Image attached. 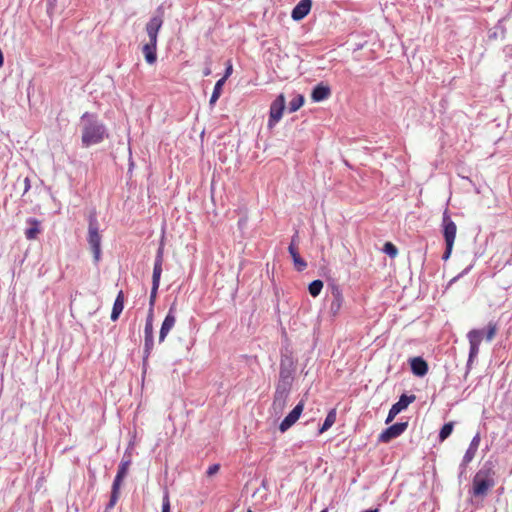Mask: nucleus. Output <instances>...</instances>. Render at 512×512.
Here are the masks:
<instances>
[{
	"label": "nucleus",
	"instance_id": "nucleus-1",
	"mask_svg": "<svg viewBox=\"0 0 512 512\" xmlns=\"http://www.w3.org/2000/svg\"><path fill=\"white\" fill-rule=\"evenodd\" d=\"M80 126L83 147L99 144L108 137L106 126L98 119L96 114L85 112L81 116Z\"/></svg>",
	"mask_w": 512,
	"mask_h": 512
},
{
	"label": "nucleus",
	"instance_id": "nucleus-2",
	"mask_svg": "<svg viewBox=\"0 0 512 512\" xmlns=\"http://www.w3.org/2000/svg\"><path fill=\"white\" fill-rule=\"evenodd\" d=\"M163 24L161 16H153L146 24V33L149 37V42L143 48V54L148 64H154L157 60V39L158 33Z\"/></svg>",
	"mask_w": 512,
	"mask_h": 512
},
{
	"label": "nucleus",
	"instance_id": "nucleus-3",
	"mask_svg": "<svg viewBox=\"0 0 512 512\" xmlns=\"http://www.w3.org/2000/svg\"><path fill=\"white\" fill-rule=\"evenodd\" d=\"M494 471L491 467L484 465L477 471L473 478L471 493L475 497H484L488 491L495 485Z\"/></svg>",
	"mask_w": 512,
	"mask_h": 512
},
{
	"label": "nucleus",
	"instance_id": "nucleus-4",
	"mask_svg": "<svg viewBox=\"0 0 512 512\" xmlns=\"http://www.w3.org/2000/svg\"><path fill=\"white\" fill-rule=\"evenodd\" d=\"M101 239L98 220L95 215H91L89 217L87 241L92 250L95 263H98L101 258Z\"/></svg>",
	"mask_w": 512,
	"mask_h": 512
},
{
	"label": "nucleus",
	"instance_id": "nucleus-5",
	"mask_svg": "<svg viewBox=\"0 0 512 512\" xmlns=\"http://www.w3.org/2000/svg\"><path fill=\"white\" fill-rule=\"evenodd\" d=\"M290 390H291V388L287 387L286 385H282V386L276 385L273 402H272V407H271L275 415L282 414V412L287 404Z\"/></svg>",
	"mask_w": 512,
	"mask_h": 512
},
{
	"label": "nucleus",
	"instance_id": "nucleus-6",
	"mask_svg": "<svg viewBox=\"0 0 512 512\" xmlns=\"http://www.w3.org/2000/svg\"><path fill=\"white\" fill-rule=\"evenodd\" d=\"M285 104L286 101L283 94L278 95L276 99L271 103L268 120L269 128L274 127V125H276V123L281 120L285 109Z\"/></svg>",
	"mask_w": 512,
	"mask_h": 512
},
{
	"label": "nucleus",
	"instance_id": "nucleus-7",
	"mask_svg": "<svg viewBox=\"0 0 512 512\" xmlns=\"http://www.w3.org/2000/svg\"><path fill=\"white\" fill-rule=\"evenodd\" d=\"M416 399L415 395H407L402 394L399 397V400L392 405V407L389 410L388 416L386 418V423H390L393 421V419L403 410H405L411 403H413Z\"/></svg>",
	"mask_w": 512,
	"mask_h": 512
},
{
	"label": "nucleus",
	"instance_id": "nucleus-8",
	"mask_svg": "<svg viewBox=\"0 0 512 512\" xmlns=\"http://www.w3.org/2000/svg\"><path fill=\"white\" fill-rule=\"evenodd\" d=\"M408 427V422H397L388 428H386L382 433L379 435L378 440L382 443H388L392 439H395L402 435L405 430Z\"/></svg>",
	"mask_w": 512,
	"mask_h": 512
},
{
	"label": "nucleus",
	"instance_id": "nucleus-9",
	"mask_svg": "<svg viewBox=\"0 0 512 512\" xmlns=\"http://www.w3.org/2000/svg\"><path fill=\"white\" fill-rule=\"evenodd\" d=\"M175 323H176V305H175V303H173L170 306L168 313H167L166 317L164 318L161 328H160V332H159V342L160 343H162L165 340V338L167 337L169 332L174 327Z\"/></svg>",
	"mask_w": 512,
	"mask_h": 512
},
{
	"label": "nucleus",
	"instance_id": "nucleus-10",
	"mask_svg": "<svg viewBox=\"0 0 512 512\" xmlns=\"http://www.w3.org/2000/svg\"><path fill=\"white\" fill-rule=\"evenodd\" d=\"M443 237L445 244H454L457 232V226L454 221L451 220L447 211L443 214L442 219Z\"/></svg>",
	"mask_w": 512,
	"mask_h": 512
},
{
	"label": "nucleus",
	"instance_id": "nucleus-11",
	"mask_svg": "<svg viewBox=\"0 0 512 512\" xmlns=\"http://www.w3.org/2000/svg\"><path fill=\"white\" fill-rule=\"evenodd\" d=\"M304 409L303 401H300L293 409L289 412V414L282 420L279 425V430L281 432H286L290 427H292L297 420L299 419L301 413Z\"/></svg>",
	"mask_w": 512,
	"mask_h": 512
},
{
	"label": "nucleus",
	"instance_id": "nucleus-12",
	"mask_svg": "<svg viewBox=\"0 0 512 512\" xmlns=\"http://www.w3.org/2000/svg\"><path fill=\"white\" fill-rule=\"evenodd\" d=\"M153 325H145L144 327V356H143V364L147 363V360L153 350L154 347V335H153Z\"/></svg>",
	"mask_w": 512,
	"mask_h": 512
},
{
	"label": "nucleus",
	"instance_id": "nucleus-13",
	"mask_svg": "<svg viewBox=\"0 0 512 512\" xmlns=\"http://www.w3.org/2000/svg\"><path fill=\"white\" fill-rule=\"evenodd\" d=\"M331 296H332V300H331V303L329 306V311L333 316H335L340 312V310L342 308V304H343L342 291L340 290V288L338 286L332 287Z\"/></svg>",
	"mask_w": 512,
	"mask_h": 512
},
{
	"label": "nucleus",
	"instance_id": "nucleus-14",
	"mask_svg": "<svg viewBox=\"0 0 512 512\" xmlns=\"http://www.w3.org/2000/svg\"><path fill=\"white\" fill-rule=\"evenodd\" d=\"M312 0H301L292 10L291 17L295 21L305 18L311 10Z\"/></svg>",
	"mask_w": 512,
	"mask_h": 512
},
{
	"label": "nucleus",
	"instance_id": "nucleus-15",
	"mask_svg": "<svg viewBox=\"0 0 512 512\" xmlns=\"http://www.w3.org/2000/svg\"><path fill=\"white\" fill-rule=\"evenodd\" d=\"M411 371L418 377H423L428 372V365L422 357H414L410 359Z\"/></svg>",
	"mask_w": 512,
	"mask_h": 512
},
{
	"label": "nucleus",
	"instance_id": "nucleus-16",
	"mask_svg": "<svg viewBox=\"0 0 512 512\" xmlns=\"http://www.w3.org/2000/svg\"><path fill=\"white\" fill-rule=\"evenodd\" d=\"M288 252L293 259V263H294L296 270L300 271V272L305 270L307 267V263L304 259H302L300 257L296 245H293V243H290V245L288 247Z\"/></svg>",
	"mask_w": 512,
	"mask_h": 512
},
{
	"label": "nucleus",
	"instance_id": "nucleus-17",
	"mask_svg": "<svg viewBox=\"0 0 512 512\" xmlns=\"http://www.w3.org/2000/svg\"><path fill=\"white\" fill-rule=\"evenodd\" d=\"M29 227L25 230V237L28 240H34L37 238V235L40 233V221L36 218H28L26 220Z\"/></svg>",
	"mask_w": 512,
	"mask_h": 512
},
{
	"label": "nucleus",
	"instance_id": "nucleus-18",
	"mask_svg": "<svg viewBox=\"0 0 512 512\" xmlns=\"http://www.w3.org/2000/svg\"><path fill=\"white\" fill-rule=\"evenodd\" d=\"M331 94L330 88L323 84H318L314 87L311 93L312 100L315 102H321L327 99Z\"/></svg>",
	"mask_w": 512,
	"mask_h": 512
},
{
	"label": "nucleus",
	"instance_id": "nucleus-19",
	"mask_svg": "<svg viewBox=\"0 0 512 512\" xmlns=\"http://www.w3.org/2000/svg\"><path fill=\"white\" fill-rule=\"evenodd\" d=\"M123 309H124V293L121 290V291H119V293L114 301L111 316H110L111 320L112 321L118 320Z\"/></svg>",
	"mask_w": 512,
	"mask_h": 512
},
{
	"label": "nucleus",
	"instance_id": "nucleus-20",
	"mask_svg": "<svg viewBox=\"0 0 512 512\" xmlns=\"http://www.w3.org/2000/svg\"><path fill=\"white\" fill-rule=\"evenodd\" d=\"M130 464H131L130 459L123 458L122 461L120 462V464L118 466L117 474L113 481V484H115V487H117V485L121 486V483L128 472Z\"/></svg>",
	"mask_w": 512,
	"mask_h": 512
},
{
	"label": "nucleus",
	"instance_id": "nucleus-21",
	"mask_svg": "<svg viewBox=\"0 0 512 512\" xmlns=\"http://www.w3.org/2000/svg\"><path fill=\"white\" fill-rule=\"evenodd\" d=\"M479 444H480V435L476 434L473 437V439L471 440L470 445L463 456L464 462H471L474 459L475 454L478 450Z\"/></svg>",
	"mask_w": 512,
	"mask_h": 512
},
{
	"label": "nucleus",
	"instance_id": "nucleus-22",
	"mask_svg": "<svg viewBox=\"0 0 512 512\" xmlns=\"http://www.w3.org/2000/svg\"><path fill=\"white\" fill-rule=\"evenodd\" d=\"M278 386L286 385L291 388L292 386V373L290 369L286 368L283 363L280 366L279 380L277 382Z\"/></svg>",
	"mask_w": 512,
	"mask_h": 512
},
{
	"label": "nucleus",
	"instance_id": "nucleus-23",
	"mask_svg": "<svg viewBox=\"0 0 512 512\" xmlns=\"http://www.w3.org/2000/svg\"><path fill=\"white\" fill-rule=\"evenodd\" d=\"M335 421H336V411H335V409H332L328 412L322 426L320 427L319 434H322L325 431H327L329 428H331L332 425L335 423Z\"/></svg>",
	"mask_w": 512,
	"mask_h": 512
},
{
	"label": "nucleus",
	"instance_id": "nucleus-24",
	"mask_svg": "<svg viewBox=\"0 0 512 512\" xmlns=\"http://www.w3.org/2000/svg\"><path fill=\"white\" fill-rule=\"evenodd\" d=\"M224 83H225V78H221L216 82L213 92H212V95L210 97V101H209V103L211 105H213L219 99Z\"/></svg>",
	"mask_w": 512,
	"mask_h": 512
},
{
	"label": "nucleus",
	"instance_id": "nucleus-25",
	"mask_svg": "<svg viewBox=\"0 0 512 512\" xmlns=\"http://www.w3.org/2000/svg\"><path fill=\"white\" fill-rule=\"evenodd\" d=\"M483 335H484V332L482 330H477V329L471 330L467 335L469 344L480 346V343L483 339Z\"/></svg>",
	"mask_w": 512,
	"mask_h": 512
},
{
	"label": "nucleus",
	"instance_id": "nucleus-26",
	"mask_svg": "<svg viewBox=\"0 0 512 512\" xmlns=\"http://www.w3.org/2000/svg\"><path fill=\"white\" fill-rule=\"evenodd\" d=\"M304 104V97L302 95H296L288 105V110L290 113L296 112L301 108Z\"/></svg>",
	"mask_w": 512,
	"mask_h": 512
},
{
	"label": "nucleus",
	"instance_id": "nucleus-27",
	"mask_svg": "<svg viewBox=\"0 0 512 512\" xmlns=\"http://www.w3.org/2000/svg\"><path fill=\"white\" fill-rule=\"evenodd\" d=\"M322 288L323 282L321 280H314L308 286L309 293L313 297H317L321 293Z\"/></svg>",
	"mask_w": 512,
	"mask_h": 512
},
{
	"label": "nucleus",
	"instance_id": "nucleus-28",
	"mask_svg": "<svg viewBox=\"0 0 512 512\" xmlns=\"http://www.w3.org/2000/svg\"><path fill=\"white\" fill-rule=\"evenodd\" d=\"M119 489H120L119 485H117V487H115V484H112L110 500L106 506V510L112 509L116 505V503L119 499Z\"/></svg>",
	"mask_w": 512,
	"mask_h": 512
},
{
	"label": "nucleus",
	"instance_id": "nucleus-29",
	"mask_svg": "<svg viewBox=\"0 0 512 512\" xmlns=\"http://www.w3.org/2000/svg\"><path fill=\"white\" fill-rule=\"evenodd\" d=\"M453 428H454L453 422L445 423L439 432V440L444 441L445 439H447L453 432Z\"/></svg>",
	"mask_w": 512,
	"mask_h": 512
},
{
	"label": "nucleus",
	"instance_id": "nucleus-30",
	"mask_svg": "<svg viewBox=\"0 0 512 512\" xmlns=\"http://www.w3.org/2000/svg\"><path fill=\"white\" fill-rule=\"evenodd\" d=\"M161 274H162V264L154 263L152 284L160 285Z\"/></svg>",
	"mask_w": 512,
	"mask_h": 512
},
{
	"label": "nucleus",
	"instance_id": "nucleus-31",
	"mask_svg": "<svg viewBox=\"0 0 512 512\" xmlns=\"http://www.w3.org/2000/svg\"><path fill=\"white\" fill-rule=\"evenodd\" d=\"M383 252L386 253L391 258H394L398 254V249L396 246L391 242H386L383 247Z\"/></svg>",
	"mask_w": 512,
	"mask_h": 512
},
{
	"label": "nucleus",
	"instance_id": "nucleus-32",
	"mask_svg": "<svg viewBox=\"0 0 512 512\" xmlns=\"http://www.w3.org/2000/svg\"><path fill=\"white\" fill-rule=\"evenodd\" d=\"M158 289H159V285L152 284L150 298H149V307H151V308H154Z\"/></svg>",
	"mask_w": 512,
	"mask_h": 512
},
{
	"label": "nucleus",
	"instance_id": "nucleus-33",
	"mask_svg": "<svg viewBox=\"0 0 512 512\" xmlns=\"http://www.w3.org/2000/svg\"><path fill=\"white\" fill-rule=\"evenodd\" d=\"M469 345H470V349H469V357H468V362H467L468 365L473 362L474 358L477 357V355L479 353V345H472V344H469Z\"/></svg>",
	"mask_w": 512,
	"mask_h": 512
},
{
	"label": "nucleus",
	"instance_id": "nucleus-34",
	"mask_svg": "<svg viewBox=\"0 0 512 512\" xmlns=\"http://www.w3.org/2000/svg\"><path fill=\"white\" fill-rule=\"evenodd\" d=\"M161 512H170V500L169 494L165 491L162 499V511Z\"/></svg>",
	"mask_w": 512,
	"mask_h": 512
},
{
	"label": "nucleus",
	"instance_id": "nucleus-35",
	"mask_svg": "<svg viewBox=\"0 0 512 512\" xmlns=\"http://www.w3.org/2000/svg\"><path fill=\"white\" fill-rule=\"evenodd\" d=\"M496 334V325L489 323L488 329L486 332V339L487 341H491Z\"/></svg>",
	"mask_w": 512,
	"mask_h": 512
},
{
	"label": "nucleus",
	"instance_id": "nucleus-36",
	"mask_svg": "<svg viewBox=\"0 0 512 512\" xmlns=\"http://www.w3.org/2000/svg\"><path fill=\"white\" fill-rule=\"evenodd\" d=\"M163 256H164V246L161 243L159 248L157 249L154 263L163 264Z\"/></svg>",
	"mask_w": 512,
	"mask_h": 512
},
{
	"label": "nucleus",
	"instance_id": "nucleus-37",
	"mask_svg": "<svg viewBox=\"0 0 512 512\" xmlns=\"http://www.w3.org/2000/svg\"><path fill=\"white\" fill-rule=\"evenodd\" d=\"M470 462H464V458L462 459V462L460 463L459 465V479L461 480L462 477L465 476L466 474V469H467V465L469 464Z\"/></svg>",
	"mask_w": 512,
	"mask_h": 512
},
{
	"label": "nucleus",
	"instance_id": "nucleus-38",
	"mask_svg": "<svg viewBox=\"0 0 512 512\" xmlns=\"http://www.w3.org/2000/svg\"><path fill=\"white\" fill-rule=\"evenodd\" d=\"M445 245H446V248H445V251H444V253L442 255V259L444 261H447L450 258V256H451L454 244H445Z\"/></svg>",
	"mask_w": 512,
	"mask_h": 512
},
{
	"label": "nucleus",
	"instance_id": "nucleus-39",
	"mask_svg": "<svg viewBox=\"0 0 512 512\" xmlns=\"http://www.w3.org/2000/svg\"><path fill=\"white\" fill-rule=\"evenodd\" d=\"M153 318H154V308L149 307L145 325H153Z\"/></svg>",
	"mask_w": 512,
	"mask_h": 512
},
{
	"label": "nucleus",
	"instance_id": "nucleus-40",
	"mask_svg": "<svg viewBox=\"0 0 512 512\" xmlns=\"http://www.w3.org/2000/svg\"><path fill=\"white\" fill-rule=\"evenodd\" d=\"M219 469H220V465L219 464H213V465H211L208 468L206 473H207L208 476H213L216 473H218Z\"/></svg>",
	"mask_w": 512,
	"mask_h": 512
},
{
	"label": "nucleus",
	"instance_id": "nucleus-41",
	"mask_svg": "<svg viewBox=\"0 0 512 512\" xmlns=\"http://www.w3.org/2000/svg\"><path fill=\"white\" fill-rule=\"evenodd\" d=\"M232 73V65L229 64L225 70V74L222 78H225V80L231 75Z\"/></svg>",
	"mask_w": 512,
	"mask_h": 512
},
{
	"label": "nucleus",
	"instance_id": "nucleus-42",
	"mask_svg": "<svg viewBox=\"0 0 512 512\" xmlns=\"http://www.w3.org/2000/svg\"><path fill=\"white\" fill-rule=\"evenodd\" d=\"M470 270V267L466 268L463 272H461L458 276L454 277L451 281H450V284L454 283L457 279H459L461 276H463L464 274H466L468 271Z\"/></svg>",
	"mask_w": 512,
	"mask_h": 512
},
{
	"label": "nucleus",
	"instance_id": "nucleus-43",
	"mask_svg": "<svg viewBox=\"0 0 512 512\" xmlns=\"http://www.w3.org/2000/svg\"><path fill=\"white\" fill-rule=\"evenodd\" d=\"M24 185H25V189H24V193H26L29 189H30V179L28 177H26L24 179Z\"/></svg>",
	"mask_w": 512,
	"mask_h": 512
},
{
	"label": "nucleus",
	"instance_id": "nucleus-44",
	"mask_svg": "<svg viewBox=\"0 0 512 512\" xmlns=\"http://www.w3.org/2000/svg\"><path fill=\"white\" fill-rule=\"evenodd\" d=\"M298 239V232H296L293 237H292V240H291V243H293V245H295L296 241Z\"/></svg>",
	"mask_w": 512,
	"mask_h": 512
},
{
	"label": "nucleus",
	"instance_id": "nucleus-45",
	"mask_svg": "<svg viewBox=\"0 0 512 512\" xmlns=\"http://www.w3.org/2000/svg\"><path fill=\"white\" fill-rule=\"evenodd\" d=\"M210 74V70L209 69H206L205 72H204V75L205 76H208Z\"/></svg>",
	"mask_w": 512,
	"mask_h": 512
},
{
	"label": "nucleus",
	"instance_id": "nucleus-46",
	"mask_svg": "<svg viewBox=\"0 0 512 512\" xmlns=\"http://www.w3.org/2000/svg\"><path fill=\"white\" fill-rule=\"evenodd\" d=\"M50 1V4H54L56 2V0H49Z\"/></svg>",
	"mask_w": 512,
	"mask_h": 512
},
{
	"label": "nucleus",
	"instance_id": "nucleus-47",
	"mask_svg": "<svg viewBox=\"0 0 512 512\" xmlns=\"http://www.w3.org/2000/svg\"><path fill=\"white\" fill-rule=\"evenodd\" d=\"M321 512H327V509H323Z\"/></svg>",
	"mask_w": 512,
	"mask_h": 512
},
{
	"label": "nucleus",
	"instance_id": "nucleus-48",
	"mask_svg": "<svg viewBox=\"0 0 512 512\" xmlns=\"http://www.w3.org/2000/svg\"><path fill=\"white\" fill-rule=\"evenodd\" d=\"M247 512H252L251 510H248Z\"/></svg>",
	"mask_w": 512,
	"mask_h": 512
}]
</instances>
